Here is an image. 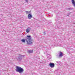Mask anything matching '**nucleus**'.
Wrapping results in <instances>:
<instances>
[{
  "mask_svg": "<svg viewBox=\"0 0 75 75\" xmlns=\"http://www.w3.org/2000/svg\"><path fill=\"white\" fill-rule=\"evenodd\" d=\"M60 46H59V47H60Z\"/></svg>",
  "mask_w": 75,
  "mask_h": 75,
  "instance_id": "aec40b11",
  "label": "nucleus"
},
{
  "mask_svg": "<svg viewBox=\"0 0 75 75\" xmlns=\"http://www.w3.org/2000/svg\"><path fill=\"white\" fill-rule=\"evenodd\" d=\"M69 15H70V13H69L68 15H67V16H69Z\"/></svg>",
  "mask_w": 75,
  "mask_h": 75,
  "instance_id": "a211bd4d",
  "label": "nucleus"
},
{
  "mask_svg": "<svg viewBox=\"0 0 75 75\" xmlns=\"http://www.w3.org/2000/svg\"><path fill=\"white\" fill-rule=\"evenodd\" d=\"M62 56H63L62 53L61 52H59V58H61L62 57Z\"/></svg>",
  "mask_w": 75,
  "mask_h": 75,
  "instance_id": "423d86ee",
  "label": "nucleus"
},
{
  "mask_svg": "<svg viewBox=\"0 0 75 75\" xmlns=\"http://www.w3.org/2000/svg\"><path fill=\"white\" fill-rule=\"evenodd\" d=\"M25 40L26 41L28 45H31L32 44V39L30 35H27V38H25Z\"/></svg>",
  "mask_w": 75,
  "mask_h": 75,
  "instance_id": "f257e3e1",
  "label": "nucleus"
},
{
  "mask_svg": "<svg viewBox=\"0 0 75 75\" xmlns=\"http://www.w3.org/2000/svg\"><path fill=\"white\" fill-rule=\"evenodd\" d=\"M25 12L26 13V14H31V12L30 11H26Z\"/></svg>",
  "mask_w": 75,
  "mask_h": 75,
  "instance_id": "1a4fd4ad",
  "label": "nucleus"
},
{
  "mask_svg": "<svg viewBox=\"0 0 75 75\" xmlns=\"http://www.w3.org/2000/svg\"><path fill=\"white\" fill-rule=\"evenodd\" d=\"M28 19H31L32 18V15L29 14L28 15Z\"/></svg>",
  "mask_w": 75,
  "mask_h": 75,
  "instance_id": "6e6552de",
  "label": "nucleus"
},
{
  "mask_svg": "<svg viewBox=\"0 0 75 75\" xmlns=\"http://www.w3.org/2000/svg\"><path fill=\"white\" fill-rule=\"evenodd\" d=\"M31 28H28L26 29V31L27 33H29V32H30V31H31Z\"/></svg>",
  "mask_w": 75,
  "mask_h": 75,
  "instance_id": "7ed1b4c3",
  "label": "nucleus"
},
{
  "mask_svg": "<svg viewBox=\"0 0 75 75\" xmlns=\"http://www.w3.org/2000/svg\"><path fill=\"white\" fill-rule=\"evenodd\" d=\"M57 63H58V64H60V62H57Z\"/></svg>",
  "mask_w": 75,
  "mask_h": 75,
  "instance_id": "f3484780",
  "label": "nucleus"
},
{
  "mask_svg": "<svg viewBox=\"0 0 75 75\" xmlns=\"http://www.w3.org/2000/svg\"><path fill=\"white\" fill-rule=\"evenodd\" d=\"M49 16H52H52H53V15L52 14H51L49 15Z\"/></svg>",
  "mask_w": 75,
  "mask_h": 75,
  "instance_id": "2eb2a0df",
  "label": "nucleus"
},
{
  "mask_svg": "<svg viewBox=\"0 0 75 75\" xmlns=\"http://www.w3.org/2000/svg\"><path fill=\"white\" fill-rule=\"evenodd\" d=\"M28 52H29V53H33V50H28Z\"/></svg>",
  "mask_w": 75,
  "mask_h": 75,
  "instance_id": "f8f14e48",
  "label": "nucleus"
},
{
  "mask_svg": "<svg viewBox=\"0 0 75 75\" xmlns=\"http://www.w3.org/2000/svg\"><path fill=\"white\" fill-rule=\"evenodd\" d=\"M71 2L73 6L75 7V1L74 0H71Z\"/></svg>",
  "mask_w": 75,
  "mask_h": 75,
  "instance_id": "0eeeda50",
  "label": "nucleus"
},
{
  "mask_svg": "<svg viewBox=\"0 0 75 75\" xmlns=\"http://www.w3.org/2000/svg\"><path fill=\"white\" fill-rule=\"evenodd\" d=\"M54 65V64L52 63H50L49 64V66L51 68H54V67H55Z\"/></svg>",
  "mask_w": 75,
  "mask_h": 75,
  "instance_id": "39448f33",
  "label": "nucleus"
},
{
  "mask_svg": "<svg viewBox=\"0 0 75 75\" xmlns=\"http://www.w3.org/2000/svg\"><path fill=\"white\" fill-rule=\"evenodd\" d=\"M25 41L26 40L25 39V38L24 39H22V40H21V41H22L23 42H25Z\"/></svg>",
  "mask_w": 75,
  "mask_h": 75,
  "instance_id": "9d476101",
  "label": "nucleus"
},
{
  "mask_svg": "<svg viewBox=\"0 0 75 75\" xmlns=\"http://www.w3.org/2000/svg\"><path fill=\"white\" fill-rule=\"evenodd\" d=\"M16 72L20 73V74H21V73H23L24 69L20 67L16 66Z\"/></svg>",
  "mask_w": 75,
  "mask_h": 75,
  "instance_id": "f03ea898",
  "label": "nucleus"
},
{
  "mask_svg": "<svg viewBox=\"0 0 75 75\" xmlns=\"http://www.w3.org/2000/svg\"><path fill=\"white\" fill-rule=\"evenodd\" d=\"M24 57H25V56L24 55H21L19 54V56L18 57V59L19 60H21V59H22V58Z\"/></svg>",
  "mask_w": 75,
  "mask_h": 75,
  "instance_id": "20e7f679",
  "label": "nucleus"
},
{
  "mask_svg": "<svg viewBox=\"0 0 75 75\" xmlns=\"http://www.w3.org/2000/svg\"><path fill=\"white\" fill-rule=\"evenodd\" d=\"M43 33H44V34H45V32H44Z\"/></svg>",
  "mask_w": 75,
  "mask_h": 75,
  "instance_id": "6ab92c4d",
  "label": "nucleus"
},
{
  "mask_svg": "<svg viewBox=\"0 0 75 75\" xmlns=\"http://www.w3.org/2000/svg\"><path fill=\"white\" fill-rule=\"evenodd\" d=\"M25 1L26 3H28V0H25Z\"/></svg>",
  "mask_w": 75,
  "mask_h": 75,
  "instance_id": "dca6fc26",
  "label": "nucleus"
},
{
  "mask_svg": "<svg viewBox=\"0 0 75 75\" xmlns=\"http://www.w3.org/2000/svg\"><path fill=\"white\" fill-rule=\"evenodd\" d=\"M48 58L49 59H51L52 58V56H50V55H49L48 56Z\"/></svg>",
  "mask_w": 75,
  "mask_h": 75,
  "instance_id": "ddd939ff",
  "label": "nucleus"
},
{
  "mask_svg": "<svg viewBox=\"0 0 75 75\" xmlns=\"http://www.w3.org/2000/svg\"><path fill=\"white\" fill-rule=\"evenodd\" d=\"M50 46L52 45V46H57V45L56 44H53L52 43L50 44Z\"/></svg>",
  "mask_w": 75,
  "mask_h": 75,
  "instance_id": "9b49d317",
  "label": "nucleus"
},
{
  "mask_svg": "<svg viewBox=\"0 0 75 75\" xmlns=\"http://www.w3.org/2000/svg\"><path fill=\"white\" fill-rule=\"evenodd\" d=\"M73 8H67V10H73Z\"/></svg>",
  "mask_w": 75,
  "mask_h": 75,
  "instance_id": "4468645a",
  "label": "nucleus"
}]
</instances>
